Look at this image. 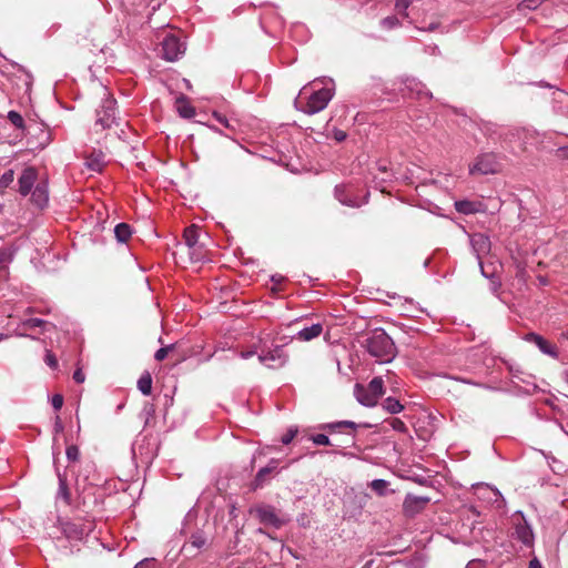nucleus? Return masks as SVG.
<instances>
[{
    "instance_id": "nucleus-40",
    "label": "nucleus",
    "mask_w": 568,
    "mask_h": 568,
    "mask_svg": "<svg viewBox=\"0 0 568 568\" xmlns=\"http://www.w3.org/2000/svg\"><path fill=\"white\" fill-rule=\"evenodd\" d=\"M311 440L315 444V445H320V446H328V445H332L329 438L327 435L325 434H316V435H313L311 437Z\"/></svg>"
},
{
    "instance_id": "nucleus-3",
    "label": "nucleus",
    "mask_w": 568,
    "mask_h": 568,
    "mask_svg": "<svg viewBox=\"0 0 568 568\" xmlns=\"http://www.w3.org/2000/svg\"><path fill=\"white\" fill-rule=\"evenodd\" d=\"M501 164L495 153H483L478 155L474 163L469 166V173L471 175H488L496 174L500 171Z\"/></svg>"
},
{
    "instance_id": "nucleus-25",
    "label": "nucleus",
    "mask_w": 568,
    "mask_h": 568,
    "mask_svg": "<svg viewBox=\"0 0 568 568\" xmlns=\"http://www.w3.org/2000/svg\"><path fill=\"white\" fill-rule=\"evenodd\" d=\"M176 110L179 114L184 119H191L195 115V109L185 98H179L176 100Z\"/></svg>"
},
{
    "instance_id": "nucleus-19",
    "label": "nucleus",
    "mask_w": 568,
    "mask_h": 568,
    "mask_svg": "<svg viewBox=\"0 0 568 568\" xmlns=\"http://www.w3.org/2000/svg\"><path fill=\"white\" fill-rule=\"evenodd\" d=\"M323 332V326L320 323L312 324L311 326L300 329L295 337L298 341L308 342L318 337Z\"/></svg>"
},
{
    "instance_id": "nucleus-49",
    "label": "nucleus",
    "mask_w": 568,
    "mask_h": 568,
    "mask_svg": "<svg viewBox=\"0 0 568 568\" xmlns=\"http://www.w3.org/2000/svg\"><path fill=\"white\" fill-rule=\"evenodd\" d=\"M73 379L78 383V384H81L84 382L85 379V375L84 373L81 371V369H77L74 373H73Z\"/></svg>"
},
{
    "instance_id": "nucleus-31",
    "label": "nucleus",
    "mask_w": 568,
    "mask_h": 568,
    "mask_svg": "<svg viewBox=\"0 0 568 568\" xmlns=\"http://www.w3.org/2000/svg\"><path fill=\"white\" fill-rule=\"evenodd\" d=\"M455 207L459 213L463 214H471L477 211L475 203L466 200L457 201L455 203Z\"/></svg>"
},
{
    "instance_id": "nucleus-6",
    "label": "nucleus",
    "mask_w": 568,
    "mask_h": 568,
    "mask_svg": "<svg viewBox=\"0 0 568 568\" xmlns=\"http://www.w3.org/2000/svg\"><path fill=\"white\" fill-rule=\"evenodd\" d=\"M199 231L196 225H190L184 230V244L189 250V256L192 262H199L204 258L203 246L199 244Z\"/></svg>"
},
{
    "instance_id": "nucleus-12",
    "label": "nucleus",
    "mask_w": 568,
    "mask_h": 568,
    "mask_svg": "<svg viewBox=\"0 0 568 568\" xmlns=\"http://www.w3.org/2000/svg\"><path fill=\"white\" fill-rule=\"evenodd\" d=\"M37 179H38V171H37V169L33 168V166L26 168L22 171V173H21V175H20V178L18 180V184H19V190L18 191H19V193L22 196H27L31 192V190H32Z\"/></svg>"
},
{
    "instance_id": "nucleus-34",
    "label": "nucleus",
    "mask_w": 568,
    "mask_h": 568,
    "mask_svg": "<svg viewBox=\"0 0 568 568\" xmlns=\"http://www.w3.org/2000/svg\"><path fill=\"white\" fill-rule=\"evenodd\" d=\"M8 120L18 129H24V120L22 115L17 111L8 112Z\"/></svg>"
},
{
    "instance_id": "nucleus-48",
    "label": "nucleus",
    "mask_w": 568,
    "mask_h": 568,
    "mask_svg": "<svg viewBox=\"0 0 568 568\" xmlns=\"http://www.w3.org/2000/svg\"><path fill=\"white\" fill-rule=\"evenodd\" d=\"M483 489L488 494L493 495L495 497V501H497L499 498L504 501L501 494L497 489H494L489 486H485L483 487Z\"/></svg>"
},
{
    "instance_id": "nucleus-54",
    "label": "nucleus",
    "mask_w": 568,
    "mask_h": 568,
    "mask_svg": "<svg viewBox=\"0 0 568 568\" xmlns=\"http://www.w3.org/2000/svg\"><path fill=\"white\" fill-rule=\"evenodd\" d=\"M54 428H55V432H57V433H58V432H62V430H63V425H62V423H61V420H60L59 416L57 417Z\"/></svg>"
},
{
    "instance_id": "nucleus-50",
    "label": "nucleus",
    "mask_w": 568,
    "mask_h": 568,
    "mask_svg": "<svg viewBox=\"0 0 568 568\" xmlns=\"http://www.w3.org/2000/svg\"><path fill=\"white\" fill-rule=\"evenodd\" d=\"M529 568H542V566L537 558H534L529 561Z\"/></svg>"
},
{
    "instance_id": "nucleus-28",
    "label": "nucleus",
    "mask_w": 568,
    "mask_h": 568,
    "mask_svg": "<svg viewBox=\"0 0 568 568\" xmlns=\"http://www.w3.org/2000/svg\"><path fill=\"white\" fill-rule=\"evenodd\" d=\"M369 393L378 400L384 394V381L382 377H374L366 387Z\"/></svg>"
},
{
    "instance_id": "nucleus-11",
    "label": "nucleus",
    "mask_w": 568,
    "mask_h": 568,
    "mask_svg": "<svg viewBox=\"0 0 568 568\" xmlns=\"http://www.w3.org/2000/svg\"><path fill=\"white\" fill-rule=\"evenodd\" d=\"M505 124H499L493 121L481 120L478 123V129L488 140H491L495 143H500L504 132L506 130Z\"/></svg>"
},
{
    "instance_id": "nucleus-58",
    "label": "nucleus",
    "mask_w": 568,
    "mask_h": 568,
    "mask_svg": "<svg viewBox=\"0 0 568 568\" xmlns=\"http://www.w3.org/2000/svg\"><path fill=\"white\" fill-rule=\"evenodd\" d=\"M565 379L568 383V371L565 373Z\"/></svg>"
},
{
    "instance_id": "nucleus-21",
    "label": "nucleus",
    "mask_w": 568,
    "mask_h": 568,
    "mask_svg": "<svg viewBox=\"0 0 568 568\" xmlns=\"http://www.w3.org/2000/svg\"><path fill=\"white\" fill-rule=\"evenodd\" d=\"M354 393H355V396H356V399L364 406H367V407H373L377 404V399L369 393V390L359 385V384H356L355 385V389H354Z\"/></svg>"
},
{
    "instance_id": "nucleus-56",
    "label": "nucleus",
    "mask_w": 568,
    "mask_h": 568,
    "mask_svg": "<svg viewBox=\"0 0 568 568\" xmlns=\"http://www.w3.org/2000/svg\"><path fill=\"white\" fill-rule=\"evenodd\" d=\"M560 336H561V338L568 339V332H564V333H561V335H560Z\"/></svg>"
},
{
    "instance_id": "nucleus-1",
    "label": "nucleus",
    "mask_w": 568,
    "mask_h": 568,
    "mask_svg": "<svg viewBox=\"0 0 568 568\" xmlns=\"http://www.w3.org/2000/svg\"><path fill=\"white\" fill-rule=\"evenodd\" d=\"M334 91L332 79L313 80L301 89L294 102L295 108L305 114L318 113L333 99Z\"/></svg>"
},
{
    "instance_id": "nucleus-17",
    "label": "nucleus",
    "mask_w": 568,
    "mask_h": 568,
    "mask_svg": "<svg viewBox=\"0 0 568 568\" xmlns=\"http://www.w3.org/2000/svg\"><path fill=\"white\" fill-rule=\"evenodd\" d=\"M335 197L344 205L347 206H358V201L353 196L352 187L347 185H337L335 186Z\"/></svg>"
},
{
    "instance_id": "nucleus-7",
    "label": "nucleus",
    "mask_w": 568,
    "mask_h": 568,
    "mask_svg": "<svg viewBox=\"0 0 568 568\" xmlns=\"http://www.w3.org/2000/svg\"><path fill=\"white\" fill-rule=\"evenodd\" d=\"M115 123V100L113 98H105L102 104L97 110L95 124L102 129H109Z\"/></svg>"
},
{
    "instance_id": "nucleus-46",
    "label": "nucleus",
    "mask_w": 568,
    "mask_h": 568,
    "mask_svg": "<svg viewBox=\"0 0 568 568\" xmlns=\"http://www.w3.org/2000/svg\"><path fill=\"white\" fill-rule=\"evenodd\" d=\"M387 483L384 480V479H375L372 481V488L376 491H378L379 494L383 493V490L385 489Z\"/></svg>"
},
{
    "instance_id": "nucleus-4",
    "label": "nucleus",
    "mask_w": 568,
    "mask_h": 568,
    "mask_svg": "<svg viewBox=\"0 0 568 568\" xmlns=\"http://www.w3.org/2000/svg\"><path fill=\"white\" fill-rule=\"evenodd\" d=\"M252 513L255 514L261 524L276 529L288 521L271 505H258L252 509Z\"/></svg>"
},
{
    "instance_id": "nucleus-10",
    "label": "nucleus",
    "mask_w": 568,
    "mask_h": 568,
    "mask_svg": "<svg viewBox=\"0 0 568 568\" xmlns=\"http://www.w3.org/2000/svg\"><path fill=\"white\" fill-rule=\"evenodd\" d=\"M261 364L270 368H278L285 365L287 355L285 354L283 346H275L273 349L267 351L258 355Z\"/></svg>"
},
{
    "instance_id": "nucleus-30",
    "label": "nucleus",
    "mask_w": 568,
    "mask_h": 568,
    "mask_svg": "<svg viewBox=\"0 0 568 568\" xmlns=\"http://www.w3.org/2000/svg\"><path fill=\"white\" fill-rule=\"evenodd\" d=\"M383 408L389 414H397L404 409V406L394 397H387L383 402Z\"/></svg>"
},
{
    "instance_id": "nucleus-45",
    "label": "nucleus",
    "mask_w": 568,
    "mask_h": 568,
    "mask_svg": "<svg viewBox=\"0 0 568 568\" xmlns=\"http://www.w3.org/2000/svg\"><path fill=\"white\" fill-rule=\"evenodd\" d=\"M65 453H67L68 459L72 460V462L77 460L80 455L79 448L74 445L68 446Z\"/></svg>"
},
{
    "instance_id": "nucleus-5",
    "label": "nucleus",
    "mask_w": 568,
    "mask_h": 568,
    "mask_svg": "<svg viewBox=\"0 0 568 568\" xmlns=\"http://www.w3.org/2000/svg\"><path fill=\"white\" fill-rule=\"evenodd\" d=\"M94 529L92 520L84 521H64L61 524L62 534L69 540H82Z\"/></svg>"
},
{
    "instance_id": "nucleus-44",
    "label": "nucleus",
    "mask_w": 568,
    "mask_h": 568,
    "mask_svg": "<svg viewBox=\"0 0 568 568\" xmlns=\"http://www.w3.org/2000/svg\"><path fill=\"white\" fill-rule=\"evenodd\" d=\"M297 428H294V427H291L283 436H282V439L281 442L284 444V445H288L293 439L294 437L296 436L297 434Z\"/></svg>"
},
{
    "instance_id": "nucleus-59",
    "label": "nucleus",
    "mask_w": 568,
    "mask_h": 568,
    "mask_svg": "<svg viewBox=\"0 0 568 568\" xmlns=\"http://www.w3.org/2000/svg\"><path fill=\"white\" fill-rule=\"evenodd\" d=\"M3 338V335L0 333V341Z\"/></svg>"
},
{
    "instance_id": "nucleus-42",
    "label": "nucleus",
    "mask_w": 568,
    "mask_h": 568,
    "mask_svg": "<svg viewBox=\"0 0 568 568\" xmlns=\"http://www.w3.org/2000/svg\"><path fill=\"white\" fill-rule=\"evenodd\" d=\"M174 345H169V346H165V347H161L159 348L155 354H154V358L158 361V362H162L169 354V352L171 349H173Z\"/></svg>"
},
{
    "instance_id": "nucleus-14",
    "label": "nucleus",
    "mask_w": 568,
    "mask_h": 568,
    "mask_svg": "<svg viewBox=\"0 0 568 568\" xmlns=\"http://www.w3.org/2000/svg\"><path fill=\"white\" fill-rule=\"evenodd\" d=\"M470 244L481 267V272L484 273L481 256L489 252L490 241L486 235L477 233L470 237Z\"/></svg>"
},
{
    "instance_id": "nucleus-32",
    "label": "nucleus",
    "mask_w": 568,
    "mask_h": 568,
    "mask_svg": "<svg viewBox=\"0 0 568 568\" xmlns=\"http://www.w3.org/2000/svg\"><path fill=\"white\" fill-rule=\"evenodd\" d=\"M414 2V0H396L395 1V10L404 18L409 19L408 8Z\"/></svg>"
},
{
    "instance_id": "nucleus-47",
    "label": "nucleus",
    "mask_w": 568,
    "mask_h": 568,
    "mask_svg": "<svg viewBox=\"0 0 568 568\" xmlns=\"http://www.w3.org/2000/svg\"><path fill=\"white\" fill-rule=\"evenodd\" d=\"M51 404H52V406H53V408L55 410L61 409V407L63 405V397H62V395H60V394L53 395L52 398H51Z\"/></svg>"
},
{
    "instance_id": "nucleus-9",
    "label": "nucleus",
    "mask_w": 568,
    "mask_h": 568,
    "mask_svg": "<svg viewBox=\"0 0 568 568\" xmlns=\"http://www.w3.org/2000/svg\"><path fill=\"white\" fill-rule=\"evenodd\" d=\"M514 534L513 536L526 546H531L534 541V532L530 526L527 524L523 514L514 516Z\"/></svg>"
},
{
    "instance_id": "nucleus-55",
    "label": "nucleus",
    "mask_w": 568,
    "mask_h": 568,
    "mask_svg": "<svg viewBox=\"0 0 568 568\" xmlns=\"http://www.w3.org/2000/svg\"><path fill=\"white\" fill-rule=\"evenodd\" d=\"M466 568H480L479 562L477 561H469L466 566Z\"/></svg>"
},
{
    "instance_id": "nucleus-52",
    "label": "nucleus",
    "mask_w": 568,
    "mask_h": 568,
    "mask_svg": "<svg viewBox=\"0 0 568 568\" xmlns=\"http://www.w3.org/2000/svg\"><path fill=\"white\" fill-rule=\"evenodd\" d=\"M215 118L217 119V121L221 124H223L224 126L229 128V121H227V119L225 116L215 114Z\"/></svg>"
},
{
    "instance_id": "nucleus-20",
    "label": "nucleus",
    "mask_w": 568,
    "mask_h": 568,
    "mask_svg": "<svg viewBox=\"0 0 568 568\" xmlns=\"http://www.w3.org/2000/svg\"><path fill=\"white\" fill-rule=\"evenodd\" d=\"M84 164L93 172H101L105 164L104 154L101 151H93L85 158Z\"/></svg>"
},
{
    "instance_id": "nucleus-15",
    "label": "nucleus",
    "mask_w": 568,
    "mask_h": 568,
    "mask_svg": "<svg viewBox=\"0 0 568 568\" xmlns=\"http://www.w3.org/2000/svg\"><path fill=\"white\" fill-rule=\"evenodd\" d=\"M429 503L428 497L407 495L404 500V510L407 515L418 514Z\"/></svg>"
},
{
    "instance_id": "nucleus-13",
    "label": "nucleus",
    "mask_w": 568,
    "mask_h": 568,
    "mask_svg": "<svg viewBox=\"0 0 568 568\" xmlns=\"http://www.w3.org/2000/svg\"><path fill=\"white\" fill-rule=\"evenodd\" d=\"M524 339L529 343H534L541 353L549 355L554 358L558 357V352L555 345L550 344L541 335L536 333H528L524 336Z\"/></svg>"
},
{
    "instance_id": "nucleus-18",
    "label": "nucleus",
    "mask_w": 568,
    "mask_h": 568,
    "mask_svg": "<svg viewBox=\"0 0 568 568\" xmlns=\"http://www.w3.org/2000/svg\"><path fill=\"white\" fill-rule=\"evenodd\" d=\"M31 200L37 206L44 207L49 200L48 185L45 183L37 184L31 193Z\"/></svg>"
},
{
    "instance_id": "nucleus-35",
    "label": "nucleus",
    "mask_w": 568,
    "mask_h": 568,
    "mask_svg": "<svg viewBox=\"0 0 568 568\" xmlns=\"http://www.w3.org/2000/svg\"><path fill=\"white\" fill-rule=\"evenodd\" d=\"M544 2V0H523L519 4H518V9L519 11H525V10H535L537 9L541 3Z\"/></svg>"
},
{
    "instance_id": "nucleus-53",
    "label": "nucleus",
    "mask_w": 568,
    "mask_h": 568,
    "mask_svg": "<svg viewBox=\"0 0 568 568\" xmlns=\"http://www.w3.org/2000/svg\"><path fill=\"white\" fill-rule=\"evenodd\" d=\"M256 352L255 351H247V352H242L241 353V357L246 359V358H250L252 357Z\"/></svg>"
},
{
    "instance_id": "nucleus-16",
    "label": "nucleus",
    "mask_w": 568,
    "mask_h": 568,
    "mask_svg": "<svg viewBox=\"0 0 568 568\" xmlns=\"http://www.w3.org/2000/svg\"><path fill=\"white\" fill-rule=\"evenodd\" d=\"M277 466H278V460L272 458L268 462L267 466L261 468L257 471L254 480L252 481V489L255 490V489L263 487L265 485V483L268 480L270 475L276 470Z\"/></svg>"
},
{
    "instance_id": "nucleus-37",
    "label": "nucleus",
    "mask_w": 568,
    "mask_h": 568,
    "mask_svg": "<svg viewBox=\"0 0 568 568\" xmlns=\"http://www.w3.org/2000/svg\"><path fill=\"white\" fill-rule=\"evenodd\" d=\"M510 371V374L513 376V378H517L518 381L520 382H524V383H527V384H530L529 382V378L531 377L530 375L528 374H525L521 369H519L518 367L517 368H514L513 366H510L509 368Z\"/></svg>"
},
{
    "instance_id": "nucleus-24",
    "label": "nucleus",
    "mask_w": 568,
    "mask_h": 568,
    "mask_svg": "<svg viewBox=\"0 0 568 568\" xmlns=\"http://www.w3.org/2000/svg\"><path fill=\"white\" fill-rule=\"evenodd\" d=\"M59 489L57 498L62 499L67 505L71 504V493L68 487L67 478L64 475L58 471Z\"/></svg>"
},
{
    "instance_id": "nucleus-39",
    "label": "nucleus",
    "mask_w": 568,
    "mask_h": 568,
    "mask_svg": "<svg viewBox=\"0 0 568 568\" xmlns=\"http://www.w3.org/2000/svg\"><path fill=\"white\" fill-rule=\"evenodd\" d=\"M389 425L392 426V428L398 433H407V426L406 424L399 419V418H392L389 420Z\"/></svg>"
},
{
    "instance_id": "nucleus-29",
    "label": "nucleus",
    "mask_w": 568,
    "mask_h": 568,
    "mask_svg": "<svg viewBox=\"0 0 568 568\" xmlns=\"http://www.w3.org/2000/svg\"><path fill=\"white\" fill-rule=\"evenodd\" d=\"M138 388L143 395H150L152 392V377L149 373H144L138 381Z\"/></svg>"
},
{
    "instance_id": "nucleus-2",
    "label": "nucleus",
    "mask_w": 568,
    "mask_h": 568,
    "mask_svg": "<svg viewBox=\"0 0 568 568\" xmlns=\"http://www.w3.org/2000/svg\"><path fill=\"white\" fill-rule=\"evenodd\" d=\"M364 346L379 363H389L396 355L393 339L382 328L374 329L365 339Z\"/></svg>"
},
{
    "instance_id": "nucleus-23",
    "label": "nucleus",
    "mask_w": 568,
    "mask_h": 568,
    "mask_svg": "<svg viewBox=\"0 0 568 568\" xmlns=\"http://www.w3.org/2000/svg\"><path fill=\"white\" fill-rule=\"evenodd\" d=\"M523 131L524 130L518 126L507 125L500 144L510 146L517 139H519Z\"/></svg>"
},
{
    "instance_id": "nucleus-26",
    "label": "nucleus",
    "mask_w": 568,
    "mask_h": 568,
    "mask_svg": "<svg viewBox=\"0 0 568 568\" xmlns=\"http://www.w3.org/2000/svg\"><path fill=\"white\" fill-rule=\"evenodd\" d=\"M356 427L357 425L351 420L328 423L321 426L322 429L328 430L329 433H335L337 430H341L342 428L356 429Z\"/></svg>"
},
{
    "instance_id": "nucleus-33",
    "label": "nucleus",
    "mask_w": 568,
    "mask_h": 568,
    "mask_svg": "<svg viewBox=\"0 0 568 568\" xmlns=\"http://www.w3.org/2000/svg\"><path fill=\"white\" fill-rule=\"evenodd\" d=\"M400 26H402V23L396 16L386 17V18L382 19V21H381V27L385 30H393Z\"/></svg>"
},
{
    "instance_id": "nucleus-43",
    "label": "nucleus",
    "mask_w": 568,
    "mask_h": 568,
    "mask_svg": "<svg viewBox=\"0 0 568 568\" xmlns=\"http://www.w3.org/2000/svg\"><path fill=\"white\" fill-rule=\"evenodd\" d=\"M44 362L52 369H55L58 367L57 357H55V355L51 351H47L45 352Z\"/></svg>"
},
{
    "instance_id": "nucleus-57",
    "label": "nucleus",
    "mask_w": 568,
    "mask_h": 568,
    "mask_svg": "<svg viewBox=\"0 0 568 568\" xmlns=\"http://www.w3.org/2000/svg\"><path fill=\"white\" fill-rule=\"evenodd\" d=\"M412 84L417 85V83H415V81H414V80H410V82H409V85H408V87L410 88V85H412Z\"/></svg>"
},
{
    "instance_id": "nucleus-38",
    "label": "nucleus",
    "mask_w": 568,
    "mask_h": 568,
    "mask_svg": "<svg viewBox=\"0 0 568 568\" xmlns=\"http://www.w3.org/2000/svg\"><path fill=\"white\" fill-rule=\"evenodd\" d=\"M45 324H47V322H44L43 320H40V318H29V320H26L22 323V326L26 329H33L36 327H41V326H43Z\"/></svg>"
},
{
    "instance_id": "nucleus-36",
    "label": "nucleus",
    "mask_w": 568,
    "mask_h": 568,
    "mask_svg": "<svg viewBox=\"0 0 568 568\" xmlns=\"http://www.w3.org/2000/svg\"><path fill=\"white\" fill-rule=\"evenodd\" d=\"M14 181V171L12 169L6 171L0 176V189L8 187Z\"/></svg>"
},
{
    "instance_id": "nucleus-8",
    "label": "nucleus",
    "mask_w": 568,
    "mask_h": 568,
    "mask_svg": "<svg viewBox=\"0 0 568 568\" xmlns=\"http://www.w3.org/2000/svg\"><path fill=\"white\" fill-rule=\"evenodd\" d=\"M185 51L184 44L174 36H166L162 41L163 58L168 61H176Z\"/></svg>"
},
{
    "instance_id": "nucleus-22",
    "label": "nucleus",
    "mask_w": 568,
    "mask_h": 568,
    "mask_svg": "<svg viewBox=\"0 0 568 568\" xmlns=\"http://www.w3.org/2000/svg\"><path fill=\"white\" fill-rule=\"evenodd\" d=\"M207 539L203 532L196 531L191 535L190 539L184 544L183 550L190 552L191 549L200 550L206 546Z\"/></svg>"
},
{
    "instance_id": "nucleus-51",
    "label": "nucleus",
    "mask_w": 568,
    "mask_h": 568,
    "mask_svg": "<svg viewBox=\"0 0 568 568\" xmlns=\"http://www.w3.org/2000/svg\"><path fill=\"white\" fill-rule=\"evenodd\" d=\"M334 136H335V139H336L337 141H339V142H341V141H344V140H345L346 134H345V132H343V131H336V132H335V134H334Z\"/></svg>"
},
{
    "instance_id": "nucleus-41",
    "label": "nucleus",
    "mask_w": 568,
    "mask_h": 568,
    "mask_svg": "<svg viewBox=\"0 0 568 568\" xmlns=\"http://www.w3.org/2000/svg\"><path fill=\"white\" fill-rule=\"evenodd\" d=\"M134 568H159V564L154 558H145L138 562Z\"/></svg>"
},
{
    "instance_id": "nucleus-27",
    "label": "nucleus",
    "mask_w": 568,
    "mask_h": 568,
    "mask_svg": "<svg viewBox=\"0 0 568 568\" xmlns=\"http://www.w3.org/2000/svg\"><path fill=\"white\" fill-rule=\"evenodd\" d=\"M114 235L121 243H125L132 235L131 226L126 223H119L114 227Z\"/></svg>"
}]
</instances>
